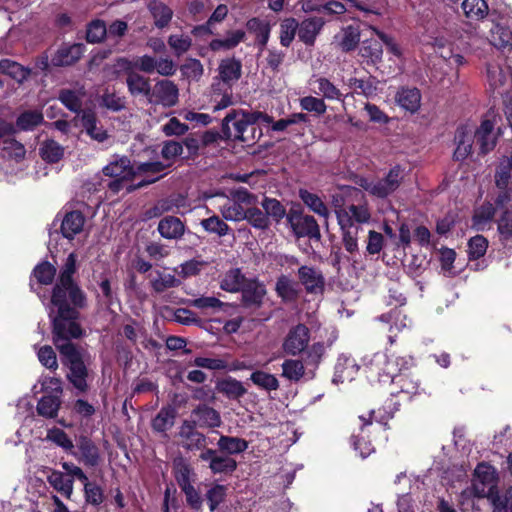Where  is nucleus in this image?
<instances>
[{
    "instance_id": "obj_1",
    "label": "nucleus",
    "mask_w": 512,
    "mask_h": 512,
    "mask_svg": "<svg viewBox=\"0 0 512 512\" xmlns=\"http://www.w3.org/2000/svg\"><path fill=\"white\" fill-rule=\"evenodd\" d=\"M363 364L371 381L394 384L398 388L396 393L403 395L406 400H411L413 396L421 393L418 379L401 373L413 365L411 356H388L385 353L377 352L365 356Z\"/></svg>"
},
{
    "instance_id": "obj_2",
    "label": "nucleus",
    "mask_w": 512,
    "mask_h": 512,
    "mask_svg": "<svg viewBox=\"0 0 512 512\" xmlns=\"http://www.w3.org/2000/svg\"><path fill=\"white\" fill-rule=\"evenodd\" d=\"M165 168L158 161L140 163L134 167L127 157H117L103 168V173L114 178L108 184L111 191L117 193L125 188L127 192H132L158 181Z\"/></svg>"
},
{
    "instance_id": "obj_3",
    "label": "nucleus",
    "mask_w": 512,
    "mask_h": 512,
    "mask_svg": "<svg viewBox=\"0 0 512 512\" xmlns=\"http://www.w3.org/2000/svg\"><path fill=\"white\" fill-rule=\"evenodd\" d=\"M76 308L67 297H60L58 301L51 297L49 317L53 328V342L59 352L64 351L63 347H76L71 340L82 336V329L76 322Z\"/></svg>"
},
{
    "instance_id": "obj_4",
    "label": "nucleus",
    "mask_w": 512,
    "mask_h": 512,
    "mask_svg": "<svg viewBox=\"0 0 512 512\" xmlns=\"http://www.w3.org/2000/svg\"><path fill=\"white\" fill-rule=\"evenodd\" d=\"M75 272L76 255L71 253L66 258L51 297H55L56 301L60 300V297H67L74 306L84 307L86 305V297L84 292L73 280Z\"/></svg>"
},
{
    "instance_id": "obj_5",
    "label": "nucleus",
    "mask_w": 512,
    "mask_h": 512,
    "mask_svg": "<svg viewBox=\"0 0 512 512\" xmlns=\"http://www.w3.org/2000/svg\"><path fill=\"white\" fill-rule=\"evenodd\" d=\"M504 62L503 58H499L486 64V78L489 88L501 96L512 87V63L504 66Z\"/></svg>"
},
{
    "instance_id": "obj_6",
    "label": "nucleus",
    "mask_w": 512,
    "mask_h": 512,
    "mask_svg": "<svg viewBox=\"0 0 512 512\" xmlns=\"http://www.w3.org/2000/svg\"><path fill=\"white\" fill-rule=\"evenodd\" d=\"M403 180V169L395 166L380 180L361 179L359 185L368 193L378 198H385L396 191Z\"/></svg>"
},
{
    "instance_id": "obj_7",
    "label": "nucleus",
    "mask_w": 512,
    "mask_h": 512,
    "mask_svg": "<svg viewBox=\"0 0 512 512\" xmlns=\"http://www.w3.org/2000/svg\"><path fill=\"white\" fill-rule=\"evenodd\" d=\"M64 351L60 352L63 356L64 364L69 367L67 375L69 381L80 392L87 390L86 378L88 375L87 368L82 360L81 354L76 347H63Z\"/></svg>"
},
{
    "instance_id": "obj_8",
    "label": "nucleus",
    "mask_w": 512,
    "mask_h": 512,
    "mask_svg": "<svg viewBox=\"0 0 512 512\" xmlns=\"http://www.w3.org/2000/svg\"><path fill=\"white\" fill-rule=\"evenodd\" d=\"M222 133L226 139L239 140L241 142L251 144L260 137L261 130H258V135H254L253 132H250V128L241 114L231 112L223 119Z\"/></svg>"
},
{
    "instance_id": "obj_9",
    "label": "nucleus",
    "mask_w": 512,
    "mask_h": 512,
    "mask_svg": "<svg viewBox=\"0 0 512 512\" xmlns=\"http://www.w3.org/2000/svg\"><path fill=\"white\" fill-rule=\"evenodd\" d=\"M310 330L302 323L291 327L283 339L282 350L290 356H298L308 348Z\"/></svg>"
},
{
    "instance_id": "obj_10",
    "label": "nucleus",
    "mask_w": 512,
    "mask_h": 512,
    "mask_svg": "<svg viewBox=\"0 0 512 512\" xmlns=\"http://www.w3.org/2000/svg\"><path fill=\"white\" fill-rule=\"evenodd\" d=\"M179 101V88L171 80L161 79L155 82L150 93L148 102L162 105L163 107H174Z\"/></svg>"
},
{
    "instance_id": "obj_11",
    "label": "nucleus",
    "mask_w": 512,
    "mask_h": 512,
    "mask_svg": "<svg viewBox=\"0 0 512 512\" xmlns=\"http://www.w3.org/2000/svg\"><path fill=\"white\" fill-rule=\"evenodd\" d=\"M176 437L178 444L188 451L200 450L206 445V436L197 430L196 421L183 420Z\"/></svg>"
},
{
    "instance_id": "obj_12",
    "label": "nucleus",
    "mask_w": 512,
    "mask_h": 512,
    "mask_svg": "<svg viewBox=\"0 0 512 512\" xmlns=\"http://www.w3.org/2000/svg\"><path fill=\"white\" fill-rule=\"evenodd\" d=\"M497 474L494 467L487 463H479L474 471L472 490L476 497L488 496L496 485Z\"/></svg>"
},
{
    "instance_id": "obj_13",
    "label": "nucleus",
    "mask_w": 512,
    "mask_h": 512,
    "mask_svg": "<svg viewBox=\"0 0 512 512\" xmlns=\"http://www.w3.org/2000/svg\"><path fill=\"white\" fill-rule=\"evenodd\" d=\"M475 126L473 124H463L456 130L454 141L456 148L454 159L457 161L465 160L471 153L475 141Z\"/></svg>"
},
{
    "instance_id": "obj_14",
    "label": "nucleus",
    "mask_w": 512,
    "mask_h": 512,
    "mask_svg": "<svg viewBox=\"0 0 512 512\" xmlns=\"http://www.w3.org/2000/svg\"><path fill=\"white\" fill-rule=\"evenodd\" d=\"M299 282L309 294H322L325 289V277L316 267L303 265L298 269Z\"/></svg>"
},
{
    "instance_id": "obj_15",
    "label": "nucleus",
    "mask_w": 512,
    "mask_h": 512,
    "mask_svg": "<svg viewBox=\"0 0 512 512\" xmlns=\"http://www.w3.org/2000/svg\"><path fill=\"white\" fill-rule=\"evenodd\" d=\"M220 197L223 201L222 204L218 206L219 211L223 218L227 221L240 222L244 220L246 217V208L241 205L239 202L234 201L233 199L227 198L224 193H204L203 198L205 200Z\"/></svg>"
},
{
    "instance_id": "obj_16",
    "label": "nucleus",
    "mask_w": 512,
    "mask_h": 512,
    "mask_svg": "<svg viewBox=\"0 0 512 512\" xmlns=\"http://www.w3.org/2000/svg\"><path fill=\"white\" fill-rule=\"evenodd\" d=\"M77 457L79 462L86 466L95 467L100 461V451L95 443L87 436H80L76 440Z\"/></svg>"
},
{
    "instance_id": "obj_17",
    "label": "nucleus",
    "mask_w": 512,
    "mask_h": 512,
    "mask_svg": "<svg viewBox=\"0 0 512 512\" xmlns=\"http://www.w3.org/2000/svg\"><path fill=\"white\" fill-rule=\"evenodd\" d=\"M209 103L213 112H217L233 104L231 85L214 82L209 92Z\"/></svg>"
},
{
    "instance_id": "obj_18",
    "label": "nucleus",
    "mask_w": 512,
    "mask_h": 512,
    "mask_svg": "<svg viewBox=\"0 0 512 512\" xmlns=\"http://www.w3.org/2000/svg\"><path fill=\"white\" fill-rule=\"evenodd\" d=\"M84 51L82 43L65 44L53 55L51 62L54 66H69L78 61Z\"/></svg>"
},
{
    "instance_id": "obj_19",
    "label": "nucleus",
    "mask_w": 512,
    "mask_h": 512,
    "mask_svg": "<svg viewBox=\"0 0 512 512\" xmlns=\"http://www.w3.org/2000/svg\"><path fill=\"white\" fill-rule=\"evenodd\" d=\"M488 40L497 49H511L512 27L505 21L493 23L489 31Z\"/></svg>"
},
{
    "instance_id": "obj_20",
    "label": "nucleus",
    "mask_w": 512,
    "mask_h": 512,
    "mask_svg": "<svg viewBox=\"0 0 512 512\" xmlns=\"http://www.w3.org/2000/svg\"><path fill=\"white\" fill-rule=\"evenodd\" d=\"M324 23L325 22L321 17H309L304 19L298 26V37L300 41L307 46L314 45Z\"/></svg>"
},
{
    "instance_id": "obj_21",
    "label": "nucleus",
    "mask_w": 512,
    "mask_h": 512,
    "mask_svg": "<svg viewBox=\"0 0 512 512\" xmlns=\"http://www.w3.org/2000/svg\"><path fill=\"white\" fill-rule=\"evenodd\" d=\"M494 125L490 120H484L478 128L475 127V136L481 154H487L496 145V136L493 133Z\"/></svg>"
},
{
    "instance_id": "obj_22",
    "label": "nucleus",
    "mask_w": 512,
    "mask_h": 512,
    "mask_svg": "<svg viewBox=\"0 0 512 512\" xmlns=\"http://www.w3.org/2000/svg\"><path fill=\"white\" fill-rule=\"evenodd\" d=\"M192 421H196V425L204 428H216L221 425V417L218 411L205 404L198 405L192 410Z\"/></svg>"
},
{
    "instance_id": "obj_23",
    "label": "nucleus",
    "mask_w": 512,
    "mask_h": 512,
    "mask_svg": "<svg viewBox=\"0 0 512 512\" xmlns=\"http://www.w3.org/2000/svg\"><path fill=\"white\" fill-rule=\"evenodd\" d=\"M84 224L85 217L82 212L70 211L62 219L61 233L66 239L72 240L83 231Z\"/></svg>"
},
{
    "instance_id": "obj_24",
    "label": "nucleus",
    "mask_w": 512,
    "mask_h": 512,
    "mask_svg": "<svg viewBox=\"0 0 512 512\" xmlns=\"http://www.w3.org/2000/svg\"><path fill=\"white\" fill-rule=\"evenodd\" d=\"M81 124L84 131L91 139L102 143L108 138L107 131L99 124L96 114L91 110H85L81 113Z\"/></svg>"
},
{
    "instance_id": "obj_25",
    "label": "nucleus",
    "mask_w": 512,
    "mask_h": 512,
    "mask_svg": "<svg viewBox=\"0 0 512 512\" xmlns=\"http://www.w3.org/2000/svg\"><path fill=\"white\" fill-rule=\"evenodd\" d=\"M292 227L298 237H309L316 241H319L321 238L319 225L312 216L304 215L298 217L292 222Z\"/></svg>"
},
{
    "instance_id": "obj_26",
    "label": "nucleus",
    "mask_w": 512,
    "mask_h": 512,
    "mask_svg": "<svg viewBox=\"0 0 512 512\" xmlns=\"http://www.w3.org/2000/svg\"><path fill=\"white\" fill-rule=\"evenodd\" d=\"M157 230L165 239L178 240L185 233V225L178 217L166 216L159 221Z\"/></svg>"
},
{
    "instance_id": "obj_27",
    "label": "nucleus",
    "mask_w": 512,
    "mask_h": 512,
    "mask_svg": "<svg viewBox=\"0 0 512 512\" xmlns=\"http://www.w3.org/2000/svg\"><path fill=\"white\" fill-rule=\"evenodd\" d=\"M312 91L327 100H341L342 93L329 79L325 77H312L309 81Z\"/></svg>"
},
{
    "instance_id": "obj_28",
    "label": "nucleus",
    "mask_w": 512,
    "mask_h": 512,
    "mask_svg": "<svg viewBox=\"0 0 512 512\" xmlns=\"http://www.w3.org/2000/svg\"><path fill=\"white\" fill-rule=\"evenodd\" d=\"M379 320L390 324L389 332L391 334L388 336V339L391 344L395 342L396 333L394 332H400L410 324V320L399 309H393L388 314L381 315Z\"/></svg>"
},
{
    "instance_id": "obj_29",
    "label": "nucleus",
    "mask_w": 512,
    "mask_h": 512,
    "mask_svg": "<svg viewBox=\"0 0 512 512\" xmlns=\"http://www.w3.org/2000/svg\"><path fill=\"white\" fill-rule=\"evenodd\" d=\"M397 104L406 111L415 113L421 106V93L417 88H401L396 96Z\"/></svg>"
},
{
    "instance_id": "obj_30",
    "label": "nucleus",
    "mask_w": 512,
    "mask_h": 512,
    "mask_svg": "<svg viewBox=\"0 0 512 512\" xmlns=\"http://www.w3.org/2000/svg\"><path fill=\"white\" fill-rule=\"evenodd\" d=\"M275 290L278 297H280L284 302H294L301 291L299 283L287 275H281L277 278Z\"/></svg>"
},
{
    "instance_id": "obj_31",
    "label": "nucleus",
    "mask_w": 512,
    "mask_h": 512,
    "mask_svg": "<svg viewBox=\"0 0 512 512\" xmlns=\"http://www.w3.org/2000/svg\"><path fill=\"white\" fill-rule=\"evenodd\" d=\"M185 208V199L181 196L159 200L153 207L145 211V219H152L163 215L166 212Z\"/></svg>"
},
{
    "instance_id": "obj_32",
    "label": "nucleus",
    "mask_w": 512,
    "mask_h": 512,
    "mask_svg": "<svg viewBox=\"0 0 512 512\" xmlns=\"http://www.w3.org/2000/svg\"><path fill=\"white\" fill-rule=\"evenodd\" d=\"M356 372L357 365L355 364L354 359L342 355L337 359L333 382L338 384L343 383L344 381H351L353 380Z\"/></svg>"
},
{
    "instance_id": "obj_33",
    "label": "nucleus",
    "mask_w": 512,
    "mask_h": 512,
    "mask_svg": "<svg viewBox=\"0 0 512 512\" xmlns=\"http://www.w3.org/2000/svg\"><path fill=\"white\" fill-rule=\"evenodd\" d=\"M126 84L128 91L132 96L141 95L149 100L150 93L152 91L149 78L135 71L133 74H130L129 77L126 78Z\"/></svg>"
},
{
    "instance_id": "obj_34",
    "label": "nucleus",
    "mask_w": 512,
    "mask_h": 512,
    "mask_svg": "<svg viewBox=\"0 0 512 512\" xmlns=\"http://www.w3.org/2000/svg\"><path fill=\"white\" fill-rule=\"evenodd\" d=\"M175 418V408L171 406L162 407L152 419L151 426L153 431L165 434L174 425Z\"/></svg>"
},
{
    "instance_id": "obj_35",
    "label": "nucleus",
    "mask_w": 512,
    "mask_h": 512,
    "mask_svg": "<svg viewBox=\"0 0 512 512\" xmlns=\"http://www.w3.org/2000/svg\"><path fill=\"white\" fill-rule=\"evenodd\" d=\"M242 65L239 60L234 58L223 59L219 65V74L221 80L217 82L231 85V82L237 81L241 77Z\"/></svg>"
},
{
    "instance_id": "obj_36",
    "label": "nucleus",
    "mask_w": 512,
    "mask_h": 512,
    "mask_svg": "<svg viewBox=\"0 0 512 512\" xmlns=\"http://www.w3.org/2000/svg\"><path fill=\"white\" fill-rule=\"evenodd\" d=\"M240 291L246 305H259L266 293L264 285L253 279H248Z\"/></svg>"
},
{
    "instance_id": "obj_37",
    "label": "nucleus",
    "mask_w": 512,
    "mask_h": 512,
    "mask_svg": "<svg viewBox=\"0 0 512 512\" xmlns=\"http://www.w3.org/2000/svg\"><path fill=\"white\" fill-rule=\"evenodd\" d=\"M247 280L239 268H233L223 275L220 281V288L231 293L239 292Z\"/></svg>"
},
{
    "instance_id": "obj_38",
    "label": "nucleus",
    "mask_w": 512,
    "mask_h": 512,
    "mask_svg": "<svg viewBox=\"0 0 512 512\" xmlns=\"http://www.w3.org/2000/svg\"><path fill=\"white\" fill-rule=\"evenodd\" d=\"M245 36L243 30L228 31L224 39H213L209 47L212 51L230 50L244 41Z\"/></svg>"
},
{
    "instance_id": "obj_39",
    "label": "nucleus",
    "mask_w": 512,
    "mask_h": 512,
    "mask_svg": "<svg viewBox=\"0 0 512 512\" xmlns=\"http://www.w3.org/2000/svg\"><path fill=\"white\" fill-rule=\"evenodd\" d=\"M148 9L154 18L155 26L158 28L167 26L172 19L173 11L160 1L151 0Z\"/></svg>"
},
{
    "instance_id": "obj_40",
    "label": "nucleus",
    "mask_w": 512,
    "mask_h": 512,
    "mask_svg": "<svg viewBox=\"0 0 512 512\" xmlns=\"http://www.w3.org/2000/svg\"><path fill=\"white\" fill-rule=\"evenodd\" d=\"M48 483L65 497L70 498L73 493V479L64 473L53 470L47 477Z\"/></svg>"
},
{
    "instance_id": "obj_41",
    "label": "nucleus",
    "mask_w": 512,
    "mask_h": 512,
    "mask_svg": "<svg viewBox=\"0 0 512 512\" xmlns=\"http://www.w3.org/2000/svg\"><path fill=\"white\" fill-rule=\"evenodd\" d=\"M249 379L255 386L268 392L275 391L280 386L275 375L262 370L252 372Z\"/></svg>"
},
{
    "instance_id": "obj_42",
    "label": "nucleus",
    "mask_w": 512,
    "mask_h": 512,
    "mask_svg": "<svg viewBox=\"0 0 512 512\" xmlns=\"http://www.w3.org/2000/svg\"><path fill=\"white\" fill-rule=\"evenodd\" d=\"M281 368V376L291 382H298L305 376L304 363L299 359H286Z\"/></svg>"
},
{
    "instance_id": "obj_43",
    "label": "nucleus",
    "mask_w": 512,
    "mask_h": 512,
    "mask_svg": "<svg viewBox=\"0 0 512 512\" xmlns=\"http://www.w3.org/2000/svg\"><path fill=\"white\" fill-rule=\"evenodd\" d=\"M217 446L220 451L232 455L244 452L248 448V442L243 438L222 435Z\"/></svg>"
},
{
    "instance_id": "obj_44",
    "label": "nucleus",
    "mask_w": 512,
    "mask_h": 512,
    "mask_svg": "<svg viewBox=\"0 0 512 512\" xmlns=\"http://www.w3.org/2000/svg\"><path fill=\"white\" fill-rule=\"evenodd\" d=\"M246 28L249 32L256 35L258 44L265 47L270 37V26L258 17L249 19L246 23Z\"/></svg>"
},
{
    "instance_id": "obj_45",
    "label": "nucleus",
    "mask_w": 512,
    "mask_h": 512,
    "mask_svg": "<svg viewBox=\"0 0 512 512\" xmlns=\"http://www.w3.org/2000/svg\"><path fill=\"white\" fill-rule=\"evenodd\" d=\"M0 72L21 83L27 79L30 70L10 59L0 60Z\"/></svg>"
},
{
    "instance_id": "obj_46",
    "label": "nucleus",
    "mask_w": 512,
    "mask_h": 512,
    "mask_svg": "<svg viewBox=\"0 0 512 512\" xmlns=\"http://www.w3.org/2000/svg\"><path fill=\"white\" fill-rule=\"evenodd\" d=\"M338 45L343 51H351L356 48L360 40L359 30L353 26H347L336 35Z\"/></svg>"
},
{
    "instance_id": "obj_47",
    "label": "nucleus",
    "mask_w": 512,
    "mask_h": 512,
    "mask_svg": "<svg viewBox=\"0 0 512 512\" xmlns=\"http://www.w3.org/2000/svg\"><path fill=\"white\" fill-rule=\"evenodd\" d=\"M461 6L470 20H481L488 14V5L484 0H464Z\"/></svg>"
},
{
    "instance_id": "obj_48",
    "label": "nucleus",
    "mask_w": 512,
    "mask_h": 512,
    "mask_svg": "<svg viewBox=\"0 0 512 512\" xmlns=\"http://www.w3.org/2000/svg\"><path fill=\"white\" fill-rule=\"evenodd\" d=\"M60 398L57 395L43 396L37 404V412L39 415L46 418H54L57 416L60 408Z\"/></svg>"
},
{
    "instance_id": "obj_49",
    "label": "nucleus",
    "mask_w": 512,
    "mask_h": 512,
    "mask_svg": "<svg viewBox=\"0 0 512 512\" xmlns=\"http://www.w3.org/2000/svg\"><path fill=\"white\" fill-rule=\"evenodd\" d=\"M299 197L304 202V204L307 205L314 213L324 218L328 217V208L318 195L301 189L299 191Z\"/></svg>"
},
{
    "instance_id": "obj_50",
    "label": "nucleus",
    "mask_w": 512,
    "mask_h": 512,
    "mask_svg": "<svg viewBox=\"0 0 512 512\" xmlns=\"http://www.w3.org/2000/svg\"><path fill=\"white\" fill-rule=\"evenodd\" d=\"M299 23L295 18H285L280 23V43L284 47H289L298 34Z\"/></svg>"
},
{
    "instance_id": "obj_51",
    "label": "nucleus",
    "mask_w": 512,
    "mask_h": 512,
    "mask_svg": "<svg viewBox=\"0 0 512 512\" xmlns=\"http://www.w3.org/2000/svg\"><path fill=\"white\" fill-rule=\"evenodd\" d=\"M218 389L221 393L232 399L240 398L247 392L242 382L234 378H227L221 381L218 384Z\"/></svg>"
},
{
    "instance_id": "obj_52",
    "label": "nucleus",
    "mask_w": 512,
    "mask_h": 512,
    "mask_svg": "<svg viewBox=\"0 0 512 512\" xmlns=\"http://www.w3.org/2000/svg\"><path fill=\"white\" fill-rule=\"evenodd\" d=\"M173 469L175 479L180 488L192 485L191 475L193 471L190 465L183 458H179L174 461Z\"/></svg>"
},
{
    "instance_id": "obj_53",
    "label": "nucleus",
    "mask_w": 512,
    "mask_h": 512,
    "mask_svg": "<svg viewBox=\"0 0 512 512\" xmlns=\"http://www.w3.org/2000/svg\"><path fill=\"white\" fill-rule=\"evenodd\" d=\"M498 231L503 245L512 249V212L504 211L498 223Z\"/></svg>"
},
{
    "instance_id": "obj_54",
    "label": "nucleus",
    "mask_w": 512,
    "mask_h": 512,
    "mask_svg": "<svg viewBox=\"0 0 512 512\" xmlns=\"http://www.w3.org/2000/svg\"><path fill=\"white\" fill-rule=\"evenodd\" d=\"M40 154L45 161L55 163L62 158L64 150L56 141L48 140L42 144Z\"/></svg>"
},
{
    "instance_id": "obj_55",
    "label": "nucleus",
    "mask_w": 512,
    "mask_h": 512,
    "mask_svg": "<svg viewBox=\"0 0 512 512\" xmlns=\"http://www.w3.org/2000/svg\"><path fill=\"white\" fill-rule=\"evenodd\" d=\"M43 121V115L39 111H25L19 115L16 124L23 131L33 130Z\"/></svg>"
},
{
    "instance_id": "obj_56",
    "label": "nucleus",
    "mask_w": 512,
    "mask_h": 512,
    "mask_svg": "<svg viewBox=\"0 0 512 512\" xmlns=\"http://www.w3.org/2000/svg\"><path fill=\"white\" fill-rule=\"evenodd\" d=\"M47 439L62 447L65 451L69 452L74 457H77V453L74 450L75 446L72 440L63 430L58 428L49 430L47 434Z\"/></svg>"
},
{
    "instance_id": "obj_57",
    "label": "nucleus",
    "mask_w": 512,
    "mask_h": 512,
    "mask_svg": "<svg viewBox=\"0 0 512 512\" xmlns=\"http://www.w3.org/2000/svg\"><path fill=\"white\" fill-rule=\"evenodd\" d=\"M182 75L189 81H199L204 74V67L198 59H188L181 66Z\"/></svg>"
},
{
    "instance_id": "obj_58",
    "label": "nucleus",
    "mask_w": 512,
    "mask_h": 512,
    "mask_svg": "<svg viewBox=\"0 0 512 512\" xmlns=\"http://www.w3.org/2000/svg\"><path fill=\"white\" fill-rule=\"evenodd\" d=\"M209 468L214 474L232 473L237 468V462L229 456L217 455L210 463Z\"/></svg>"
},
{
    "instance_id": "obj_59",
    "label": "nucleus",
    "mask_w": 512,
    "mask_h": 512,
    "mask_svg": "<svg viewBox=\"0 0 512 512\" xmlns=\"http://www.w3.org/2000/svg\"><path fill=\"white\" fill-rule=\"evenodd\" d=\"M107 34V27L104 21L96 19L87 26L86 39L90 43L101 42Z\"/></svg>"
},
{
    "instance_id": "obj_60",
    "label": "nucleus",
    "mask_w": 512,
    "mask_h": 512,
    "mask_svg": "<svg viewBox=\"0 0 512 512\" xmlns=\"http://www.w3.org/2000/svg\"><path fill=\"white\" fill-rule=\"evenodd\" d=\"M495 214V209L491 203H484L475 210L473 215V225L477 229H482L490 222Z\"/></svg>"
},
{
    "instance_id": "obj_61",
    "label": "nucleus",
    "mask_w": 512,
    "mask_h": 512,
    "mask_svg": "<svg viewBox=\"0 0 512 512\" xmlns=\"http://www.w3.org/2000/svg\"><path fill=\"white\" fill-rule=\"evenodd\" d=\"M180 281L172 274L157 272V277L151 280V286L156 293H162L169 288L177 287Z\"/></svg>"
},
{
    "instance_id": "obj_62",
    "label": "nucleus",
    "mask_w": 512,
    "mask_h": 512,
    "mask_svg": "<svg viewBox=\"0 0 512 512\" xmlns=\"http://www.w3.org/2000/svg\"><path fill=\"white\" fill-rule=\"evenodd\" d=\"M244 220H247L253 227L257 229H266L269 227V218L257 207H248L246 208V217Z\"/></svg>"
},
{
    "instance_id": "obj_63",
    "label": "nucleus",
    "mask_w": 512,
    "mask_h": 512,
    "mask_svg": "<svg viewBox=\"0 0 512 512\" xmlns=\"http://www.w3.org/2000/svg\"><path fill=\"white\" fill-rule=\"evenodd\" d=\"M299 104L302 110L313 112L317 115H323L327 110V105L322 98L311 95L300 98Z\"/></svg>"
},
{
    "instance_id": "obj_64",
    "label": "nucleus",
    "mask_w": 512,
    "mask_h": 512,
    "mask_svg": "<svg viewBox=\"0 0 512 512\" xmlns=\"http://www.w3.org/2000/svg\"><path fill=\"white\" fill-rule=\"evenodd\" d=\"M33 274L40 284L49 285L55 277L56 268L49 262H43L34 268Z\"/></svg>"
}]
</instances>
